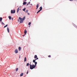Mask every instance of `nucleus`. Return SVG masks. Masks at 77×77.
<instances>
[{"instance_id":"f257e3e1","label":"nucleus","mask_w":77,"mask_h":77,"mask_svg":"<svg viewBox=\"0 0 77 77\" xmlns=\"http://www.w3.org/2000/svg\"><path fill=\"white\" fill-rule=\"evenodd\" d=\"M37 64V62H35V65L34 64L32 65L31 66H30V69H34V68H35V67H36Z\"/></svg>"},{"instance_id":"f03ea898","label":"nucleus","mask_w":77,"mask_h":77,"mask_svg":"<svg viewBox=\"0 0 77 77\" xmlns=\"http://www.w3.org/2000/svg\"><path fill=\"white\" fill-rule=\"evenodd\" d=\"M19 19L20 20V23H22L23 22V21L25 20V17H24L22 19L21 17H19Z\"/></svg>"},{"instance_id":"7ed1b4c3","label":"nucleus","mask_w":77,"mask_h":77,"mask_svg":"<svg viewBox=\"0 0 77 77\" xmlns=\"http://www.w3.org/2000/svg\"><path fill=\"white\" fill-rule=\"evenodd\" d=\"M14 52L15 53H18V49H16L15 51Z\"/></svg>"},{"instance_id":"20e7f679","label":"nucleus","mask_w":77,"mask_h":77,"mask_svg":"<svg viewBox=\"0 0 77 77\" xmlns=\"http://www.w3.org/2000/svg\"><path fill=\"white\" fill-rule=\"evenodd\" d=\"M36 7L37 8H36V9H38V7H39V4H38L36 6Z\"/></svg>"},{"instance_id":"39448f33","label":"nucleus","mask_w":77,"mask_h":77,"mask_svg":"<svg viewBox=\"0 0 77 77\" xmlns=\"http://www.w3.org/2000/svg\"><path fill=\"white\" fill-rule=\"evenodd\" d=\"M26 4H27V3L25 2H24L23 3V5H25Z\"/></svg>"},{"instance_id":"423d86ee","label":"nucleus","mask_w":77,"mask_h":77,"mask_svg":"<svg viewBox=\"0 0 77 77\" xmlns=\"http://www.w3.org/2000/svg\"><path fill=\"white\" fill-rule=\"evenodd\" d=\"M24 33L25 34H26L27 33V30H26V29L24 31Z\"/></svg>"},{"instance_id":"0eeeda50","label":"nucleus","mask_w":77,"mask_h":77,"mask_svg":"<svg viewBox=\"0 0 77 77\" xmlns=\"http://www.w3.org/2000/svg\"><path fill=\"white\" fill-rule=\"evenodd\" d=\"M40 10L39 11H40L42 10V7H40L39 8Z\"/></svg>"},{"instance_id":"6e6552de","label":"nucleus","mask_w":77,"mask_h":77,"mask_svg":"<svg viewBox=\"0 0 77 77\" xmlns=\"http://www.w3.org/2000/svg\"><path fill=\"white\" fill-rule=\"evenodd\" d=\"M18 49H19V51H21V47H19L18 48Z\"/></svg>"},{"instance_id":"1a4fd4ad","label":"nucleus","mask_w":77,"mask_h":77,"mask_svg":"<svg viewBox=\"0 0 77 77\" xmlns=\"http://www.w3.org/2000/svg\"><path fill=\"white\" fill-rule=\"evenodd\" d=\"M7 30L8 33H9V28L7 27Z\"/></svg>"},{"instance_id":"9d476101","label":"nucleus","mask_w":77,"mask_h":77,"mask_svg":"<svg viewBox=\"0 0 77 77\" xmlns=\"http://www.w3.org/2000/svg\"><path fill=\"white\" fill-rule=\"evenodd\" d=\"M2 20H3V18L2 17H0V22L2 21Z\"/></svg>"},{"instance_id":"9b49d317","label":"nucleus","mask_w":77,"mask_h":77,"mask_svg":"<svg viewBox=\"0 0 77 77\" xmlns=\"http://www.w3.org/2000/svg\"><path fill=\"white\" fill-rule=\"evenodd\" d=\"M26 66H29V63H27L26 64Z\"/></svg>"},{"instance_id":"f8f14e48","label":"nucleus","mask_w":77,"mask_h":77,"mask_svg":"<svg viewBox=\"0 0 77 77\" xmlns=\"http://www.w3.org/2000/svg\"><path fill=\"white\" fill-rule=\"evenodd\" d=\"M34 58L35 59H36V58H37V55H35L34 57Z\"/></svg>"},{"instance_id":"ddd939ff","label":"nucleus","mask_w":77,"mask_h":77,"mask_svg":"<svg viewBox=\"0 0 77 77\" xmlns=\"http://www.w3.org/2000/svg\"><path fill=\"white\" fill-rule=\"evenodd\" d=\"M24 74V73H21V74L20 75V76H23V75Z\"/></svg>"},{"instance_id":"4468645a","label":"nucleus","mask_w":77,"mask_h":77,"mask_svg":"<svg viewBox=\"0 0 77 77\" xmlns=\"http://www.w3.org/2000/svg\"><path fill=\"white\" fill-rule=\"evenodd\" d=\"M20 9V8H19L17 9V13H18V11H19V10Z\"/></svg>"},{"instance_id":"2eb2a0df","label":"nucleus","mask_w":77,"mask_h":77,"mask_svg":"<svg viewBox=\"0 0 77 77\" xmlns=\"http://www.w3.org/2000/svg\"><path fill=\"white\" fill-rule=\"evenodd\" d=\"M8 18H9V20H11V18H12V17H11L10 16L8 17Z\"/></svg>"},{"instance_id":"dca6fc26","label":"nucleus","mask_w":77,"mask_h":77,"mask_svg":"<svg viewBox=\"0 0 77 77\" xmlns=\"http://www.w3.org/2000/svg\"><path fill=\"white\" fill-rule=\"evenodd\" d=\"M26 57H25V59H24V62H26Z\"/></svg>"},{"instance_id":"f3484780","label":"nucleus","mask_w":77,"mask_h":77,"mask_svg":"<svg viewBox=\"0 0 77 77\" xmlns=\"http://www.w3.org/2000/svg\"><path fill=\"white\" fill-rule=\"evenodd\" d=\"M18 70V68H17L16 70V71L17 72Z\"/></svg>"},{"instance_id":"a211bd4d","label":"nucleus","mask_w":77,"mask_h":77,"mask_svg":"<svg viewBox=\"0 0 77 77\" xmlns=\"http://www.w3.org/2000/svg\"><path fill=\"white\" fill-rule=\"evenodd\" d=\"M25 12L26 13H27V12H29V11L28 10H27Z\"/></svg>"},{"instance_id":"6ab92c4d","label":"nucleus","mask_w":77,"mask_h":77,"mask_svg":"<svg viewBox=\"0 0 77 77\" xmlns=\"http://www.w3.org/2000/svg\"><path fill=\"white\" fill-rule=\"evenodd\" d=\"M35 60H33V62H34V63H35V62H35Z\"/></svg>"},{"instance_id":"aec40b11","label":"nucleus","mask_w":77,"mask_h":77,"mask_svg":"<svg viewBox=\"0 0 77 77\" xmlns=\"http://www.w3.org/2000/svg\"><path fill=\"white\" fill-rule=\"evenodd\" d=\"M13 11V14H15V10H14Z\"/></svg>"},{"instance_id":"412c9836","label":"nucleus","mask_w":77,"mask_h":77,"mask_svg":"<svg viewBox=\"0 0 77 77\" xmlns=\"http://www.w3.org/2000/svg\"><path fill=\"white\" fill-rule=\"evenodd\" d=\"M8 26V24L7 25H6L5 26H4V28H5V27H7V26Z\"/></svg>"},{"instance_id":"4be33fe9","label":"nucleus","mask_w":77,"mask_h":77,"mask_svg":"<svg viewBox=\"0 0 77 77\" xmlns=\"http://www.w3.org/2000/svg\"><path fill=\"white\" fill-rule=\"evenodd\" d=\"M26 8H25L24 9H23V11H25V10H26Z\"/></svg>"},{"instance_id":"5701e85b","label":"nucleus","mask_w":77,"mask_h":77,"mask_svg":"<svg viewBox=\"0 0 77 77\" xmlns=\"http://www.w3.org/2000/svg\"><path fill=\"white\" fill-rule=\"evenodd\" d=\"M11 14H12L13 13V10H11Z\"/></svg>"},{"instance_id":"b1692460","label":"nucleus","mask_w":77,"mask_h":77,"mask_svg":"<svg viewBox=\"0 0 77 77\" xmlns=\"http://www.w3.org/2000/svg\"><path fill=\"white\" fill-rule=\"evenodd\" d=\"M30 24H31V22H29L28 23V25H30Z\"/></svg>"},{"instance_id":"393cba45","label":"nucleus","mask_w":77,"mask_h":77,"mask_svg":"<svg viewBox=\"0 0 77 77\" xmlns=\"http://www.w3.org/2000/svg\"><path fill=\"white\" fill-rule=\"evenodd\" d=\"M40 11H40V10L38 11L37 12V14H38V13H39V12H40Z\"/></svg>"},{"instance_id":"a878e982","label":"nucleus","mask_w":77,"mask_h":77,"mask_svg":"<svg viewBox=\"0 0 77 77\" xmlns=\"http://www.w3.org/2000/svg\"><path fill=\"white\" fill-rule=\"evenodd\" d=\"M48 57H51V55H49L48 56Z\"/></svg>"},{"instance_id":"bb28decb","label":"nucleus","mask_w":77,"mask_h":77,"mask_svg":"<svg viewBox=\"0 0 77 77\" xmlns=\"http://www.w3.org/2000/svg\"><path fill=\"white\" fill-rule=\"evenodd\" d=\"M32 66V65H31V63H30V64H29V66H30H30Z\"/></svg>"},{"instance_id":"cd10ccee","label":"nucleus","mask_w":77,"mask_h":77,"mask_svg":"<svg viewBox=\"0 0 77 77\" xmlns=\"http://www.w3.org/2000/svg\"><path fill=\"white\" fill-rule=\"evenodd\" d=\"M28 73H29V71H27V73H26L27 74H28Z\"/></svg>"},{"instance_id":"c85d7f7f","label":"nucleus","mask_w":77,"mask_h":77,"mask_svg":"<svg viewBox=\"0 0 77 77\" xmlns=\"http://www.w3.org/2000/svg\"><path fill=\"white\" fill-rule=\"evenodd\" d=\"M2 24L4 25L5 23H3V22H2Z\"/></svg>"},{"instance_id":"c756f323","label":"nucleus","mask_w":77,"mask_h":77,"mask_svg":"<svg viewBox=\"0 0 77 77\" xmlns=\"http://www.w3.org/2000/svg\"><path fill=\"white\" fill-rule=\"evenodd\" d=\"M14 20V18H13V17L12 18V20Z\"/></svg>"},{"instance_id":"7c9ffc66","label":"nucleus","mask_w":77,"mask_h":77,"mask_svg":"<svg viewBox=\"0 0 77 77\" xmlns=\"http://www.w3.org/2000/svg\"><path fill=\"white\" fill-rule=\"evenodd\" d=\"M30 2H29L28 3V4H30Z\"/></svg>"},{"instance_id":"2f4dec72","label":"nucleus","mask_w":77,"mask_h":77,"mask_svg":"<svg viewBox=\"0 0 77 77\" xmlns=\"http://www.w3.org/2000/svg\"><path fill=\"white\" fill-rule=\"evenodd\" d=\"M17 21H18L19 22V21H20V20H19V19H18L17 20Z\"/></svg>"},{"instance_id":"473e14b6","label":"nucleus","mask_w":77,"mask_h":77,"mask_svg":"<svg viewBox=\"0 0 77 77\" xmlns=\"http://www.w3.org/2000/svg\"><path fill=\"white\" fill-rule=\"evenodd\" d=\"M34 60L36 61V60L37 59H35Z\"/></svg>"},{"instance_id":"72a5a7b5","label":"nucleus","mask_w":77,"mask_h":77,"mask_svg":"<svg viewBox=\"0 0 77 77\" xmlns=\"http://www.w3.org/2000/svg\"><path fill=\"white\" fill-rule=\"evenodd\" d=\"M28 5H29V4L28 3L26 5V6H28Z\"/></svg>"},{"instance_id":"f704fd0d","label":"nucleus","mask_w":77,"mask_h":77,"mask_svg":"<svg viewBox=\"0 0 77 77\" xmlns=\"http://www.w3.org/2000/svg\"><path fill=\"white\" fill-rule=\"evenodd\" d=\"M28 15H30V14L29 13H28Z\"/></svg>"},{"instance_id":"c9c22d12","label":"nucleus","mask_w":77,"mask_h":77,"mask_svg":"<svg viewBox=\"0 0 77 77\" xmlns=\"http://www.w3.org/2000/svg\"><path fill=\"white\" fill-rule=\"evenodd\" d=\"M36 59H37V60L38 59V58H37Z\"/></svg>"},{"instance_id":"e433bc0d","label":"nucleus","mask_w":77,"mask_h":77,"mask_svg":"<svg viewBox=\"0 0 77 77\" xmlns=\"http://www.w3.org/2000/svg\"><path fill=\"white\" fill-rule=\"evenodd\" d=\"M70 1H72L73 0H69Z\"/></svg>"},{"instance_id":"4c0bfd02","label":"nucleus","mask_w":77,"mask_h":77,"mask_svg":"<svg viewBox=\"0 0 77 77\" xmlns=\"http://www.w3.org/2000/svg\"><path fill=\"white\" fill-rule=\"evenodd\" d=\"M25 35H25H23V36H24V35Z\"/></svg>"},{"instance_id":"58836bf2","label":"nucleus","mask_w":77,"mask_h":77,"mask_svg":"<svg viewBox=\"0 0 77 77\" xmlns=\"http://www.w3.org/2000/svg\"><path fill=\"white\" fill-rule=\"evenodd\" d=\"M30 27V26H29V27Z\"/></svg>"},{"instance_id":"ea45409f","label":"nucleus","mask_w":77,"mask_h":77,"mask_svg":"<svg viewBox=\"0 0 77 77\" xmlns=\"http://www.w3.org/2000/svg\"><path fill=\"white\" fill-rule=\"evenodd\" d=\"M75 1H77V0H74Z\"/></svg>"},{"instance_id":"a19ab883","label":"nucleus","mask_w":77,"mask_h":77,"mask_svg":"<svg viewBox=\"0 0 77 77\" xmlns=\"http://www.w3.org/2000/svg\"><path fill=\"white\" fill-rule=\"evenodd\" d=\"M26 0H24V1H26Z\"/></svg>"},{"instance_id":"79ce46f5","label":"nucleus","mask_w":77,"mask_h":77,"mask_svg":"<svg viewBox=\"0 0 77 77\" xmlns=\"http://www.w3.org/2000/svg\"><path fill=\"white\" fill-rule=\"evenodd\" d=\"M19 58H20V57H19Z\"/></svg>"},{"instance_id":"37998d69","label":"nucleus","mask_w":77,"mask_h":77,"mask_svg":"<svg viewBox=\"0 0 77 77\" xmlns=\"http://www.w3.org/2000/svg\"><path fill=\"white\" fill-rule=\"evenodd\" d=\"M30 1H31V0H30Z\"/></svg>"}]
</instances>
